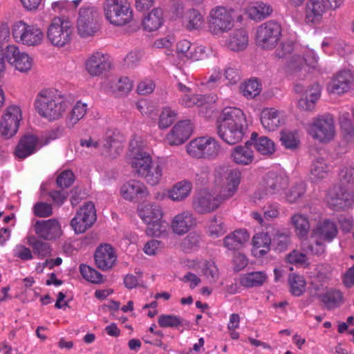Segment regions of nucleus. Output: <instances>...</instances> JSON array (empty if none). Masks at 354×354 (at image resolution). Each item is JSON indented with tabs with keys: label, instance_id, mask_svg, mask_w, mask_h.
Masks as SVG:
<instances>
[{
	"label": "nucleus",
	"instance_id": "4",
	"mask_svg": "<svg viewBox=\"0 0 354 354\" xmlns=\"http://www.w3.org/2000/svg\"><path fill=\"white\" fill-rule=\"evenodd\" d=\"M241 171L221 166L215 169L214 183L221 187L219 191L224 198H230L236 192L241 180Z\"/></svg>",
	"mask_w": 354,
	"mask_h": 354
},
{
	"label": "nucleus",
	"instance_id": "57",
	"mask_svg": "<svg viewBox=\"0 0 354 354\" xmlns=\"http://www.w3.org/2000/svg\"><path fill=\"white\" fill-rule=\"evenodd\" d=\"M75 176L71 170L62 171L57 178L56 183L60 188H68L74 182Z\"/></svg>",
	"mask_w": 354,
	"mask_h": 354
},
{
	"label": "nucleus",
	"instance_id": "27",
	"mask_svg": "<svg viewBox=\"0 0 354 354\" xmlns=\"http://www.w3.org/2000/svg\"><path fill=\"white\" fill-rule=\"evenodd\" d=\"M248 41L247 31L240 28L234 30L228 36L225 42V46L232 51L239 52L247 48Z\"/></svg>",
	"mask_w": 354,
	"mask_h": 354
},
{
	"label": "nucleus",
	"instance_id": "25",
	"mask_svg": "<svg viewBox=\"0 0 354 354\" xmlns=\"http://www.w3.org/2000/svg\"><path fill=\"white\" fill-rule=\"evenodd\" d=\"M353 77L349 70H343L337 73L330 82L331 92L342 94L347 92L353 83Z\"/></svg>",
	"mask_w": 354,
	"mask_h": 354
},
{
	"label": "nucleus",
	"instance_id": "9",
	"mask_svg": "<svg viewBox=\"0 0 354 354\" xmlns=\"http://www.w3.org/2000/svg\"><path fill=\"white\" fill-rule=\"evenodd\" d=\"M98 14L94 7H82L80 9L77 21V32L82 37L93 36L98 30Z\"/></svg>",
	"mask_w": 354,
	"mask_h": 354
},
{
	"label": "nucleus",
	"instance_id": "20",
	"mask_svg": "<svg viewBox=\"0 0 354 354\" xmlns=\"http://www.w3.org/2000/svg\"><path fill=\"white\" fill-rule=\"evenodd\" d=\"M155 162H153L149 153L141 149L133 148L131 151V165L133 171L139 176H142L145 171Z\"/></svg>",
	"mask_w": 354,
	"mask_h": 354
},
{
	"label": "nucleus",
	"instance_id": "56",
	"mask_svg": "<svg viewBox=\"0 0 354 354\" xmlns=\"http://www.w3.org/2000/svg\"><path fill=\"white\" fill-rule=\"evenodd\" d=\"M332 270V267L328 264L318 265L315 274V280L326 282L330 279Z\"/></svg>",
	"mask_w": 354,
	"mask_h": 354
},
{
	"label": "nucleus",
	"instance_id": "50",
	"mask_svg": "<svg viewBox=\"0 0 354 354\" xmlns=\"http://www.w3.org/2000/svg\"><path fill=\"white\" fill-rule=\"evenodd\" d=\"M241 92L248 98H252L259 94L260 84L257 80H250L240 86Z\"/></svg>",
	"mask_w": 354,
	"mask_h": 354
},
{
	"label": "nucleus",
	"instance_id": "33",
	"mask_svg": "<svg viewBox=\"0 0 354 354\" xmlns=\"http://www.w3.org/2000/svg\"><path fill=\"white\" fill-rule=\"evenodd\" d=\"M220 150V145L214 138L201 137V158L214 159Z\"/></svg>",
	"mask_w": 354,
	"mask_h": 354
},
{
	"label": "nucleus",
	"instance_id": "6",
	"mask_svg": "<svg viewBox=\"0 0 354 354\" xmlns=\"http://www.w3.org/2000/svg\"><path fill=\"white\" fill-rule=\"evenodd\" d=\"M281 33L280 24L275 21H268L259 26L257 30V43L264 50L275 47Z\"/></svg>",
	"mask_w": 354,
	"mask_h": 354
},
{
	"label": "nucleus",
	"instance_id": "54",
	"mask_svg": "<svg viewBox=\"0 0 354 354\" xmlns=\"http://www.w3.org/2000/svg\"><path fill=\"white\" fill-rule=\"evenodd\" d=\"M147 224L146 233L149 236H159L166 232V223L161 218L158 221H151V223H147Z\"/></svg>",
	"mask_w": 354,
	"mask_h": 354
},
{
	"label": "nucleus",
	"instance_id": "14",
	"mask_svg": "<svg viewBox=\"0 0 354 354\" xmlns=\"http://www.w3.org/2000/svg\"><path fill=\"white\" fill-rule=\"evenodd\" d=\"M6 59L17 71L26 73L32 66V59L26 53L20 52L18 47L10 45L7 47Z\"/></svg>",
	"mask_w": 354,
	"mask_h": 354
},
{
	"label": "nucleus",
	"instance_id": "42",
	"mask_svg": "<svg viewBox=\"0 0 354 354\" xmlns=\"http://www.w3.org/2000/svg\"><path fill=\"white\" fill-rule=\"evenodd\" d=\"M162 176V167L158 162H155L141 177L145 179L148 185L155 186L160 183Z\"/></svg>",
	"mask_w": 354,
	"mask_h": 354
},
{
	"label": "nucleus",
	"instance_id": "31",
	"mask_svg": "<svg viewBox=\"0 0 354 354\" xmlns=\"http://www.w3.org/2000/svg\"><path fill=\"white\" fill-rule=\"evenodd\" d=\"M316 60H313V62L308 63L305 57L299 55L294 54L287 61L286 67L289 71L295 74L296 77L295 82L299 80H302V82H304V77L301 78L302 75L300 74L299 72L304 68L306 70V65L314 66V64Z\"/></svg>",
	"mask_w": 354,
	"mask_h": 354
},
{
	"label": "nucleus",
	"instance_id": "38",
	"mask_svg": "<svg viewBox=\"0 0 354 354\" xmlns=\"http://www.w3.org/2000/svg\"><path fill=\"white\" fill-rule=\"evenodd\" d=\"M192 189L189 182L183 180L176 183L169 191V197L174 201H180L188 196Z\"/></svg>",
	"mask_w": 354,
	"mask_h": 354
},
{
	"label": "nucleus",
	"instance_id": "18",
	"mask_svg": "<svg viewBox=\"0 0 354 354\" xmlns=\"http://www.w3.org/2000/svg\"><path fill=\"white\" fill-rule=\"evenodd\" d=\"M216 129L218 136L225 142L233 145L243 139L248 129V126L217 125Z\"/></svg>",
	"mask_w": 354,
	"mask_h": 354
},
{
	"label": "nucleus",
	"instance_id": "24",
	"mask_svg": "<svg viewBox=\"0 0 354 354\" xmlns=\"http://www.w3.org/2000/svg\"><path fill=\"white\" fill-rule=\"evenodd\" d=\"M218 191L209 190L205 188L201 190V213H207L216 209L222 203V201L226 199Z\"/></svg>",
	"mask_w": 354,
	"mask_h": 354
},
{
	"label": "nucleus",
	"instance_id": "49",
	"mask_svg": "<svg viewBox=\"0 0 354 354\" xmlns=\"http://www.w3.org/2000/svg\"><path fill=\"white\" fill-rule=\"evenodd\" d=\"M80 215H81V218L93 225L96 221V211L94 204L92 202L86 203L77 211L75 216Z\"/></svg>",
	"mask_w": 354,
	"mask_h": 354
},
{
	"label": "nucleus",
	"instance_id": "46",
	"mask_svg": "<svg viewBox=\"0 0 354 354\" xmlns=\"http://www.w3.org/2000/svg\"><path fill=\"white\" fill-rule=\"evenodd\" d=\"M177 113L169 106L162 108L159 115L158 126L160 129L169 127L176 120Z\"/></svg>",
	"mask_w": 354,
	"mask_h": 354
},
{
	"label": "nucleus",
	"instance_id": "59",
	"mask_svg": "<svg viewBox=\"0 0 354 354\" xmlns=\"http://www.w3.org/2000/svg\"><path fill=\"white\" fill-rule=\"evenodd\" d=\"M305 191L303 183L297 184L290 189L286 195V199L290 203H295L304 194Z\"/></svg>",
	"mask_w": 354,
	"mask_h": 354
},
{
	"label": "nucleus",
	"instance_id": "10",
	"mask_svg": "<svg viewBox=\"0 0 354 354\" xmlns=\"http://www.w3.org/2000/svg\"><path fill=\"white\" fill-rule=\"evenodd\" d=\"M295 91L298 93H303L304 97H301L298 101V106L304 111H312L317 100L320 97L321 88L319 84L315 82L309 84L302 80H297L294 87Z\"/></svg>",
	"mask_w": 354,
	"mask_h": 354
},
{
	"label": "nucleus",
	"instance_id": "37",
	"mask_svg": "<svg viewBox=\"0 0 354 354\" xmlns=\"http://www.w3.org/2000/svg\"><path fill=\"white\" fill-rule=\"evenodd\" d=\"M27 243L32 248V252L39 258L43 259L51 255L50 244L38 239L35 236H28Z\"/></svg>",
	"mask_w": 354,
	"mask_h": 354
},
{
	"label": "nucleus",
	"instance_id": "17",
	"mask_svg": "<svg viewBox=\"0 0 354 354\" xmlns=\"http://www.w3.org/2000/svg\"><path fill=\"white\" fill-rule=\"evenodd\" d=\"M352 201V195L340 186L333 187L327 196L328 204L335 210L344 209L349 207Z\"/></svg>",
	"mask_w": 354,
	"mask_h": 354
},
{
	"label": "nucleus",
	"instance_id": "8",
	"mask_svg": "<svg viewBox=\"0 0 354 354\" xmlns=\"http://www.w3.org/2000/svg\"><path fill=\"white\" fill-rule=\"evenodd\" d=\"M14 39L17 42L28 46L40 44L44 38L42 31L37 27L28 25L22 21L16 22L12 28Z\"/></svg>",
	"mask_w": 354,
	"mask_h": 354
},
{
	"label": "nucleus",
	"instance_id": "53",
	"mask_svg": "<svg viewBox=\"0 0 354 354\" xmlns=\"http://www.w3.org/2000/svg\"><path fill=\"white\" fill-rule=\"evenodd\" d=\"M256 149L263 155H269L275 151L274 142L267 137H261L254 143Z\"/></svg>",
	"mask_w": 354,
	"mask_h": 354
},
{
	"label": "nucleus",
	"instance_id": "44",
	"mask_svg": "<svg viewBox=\"0 0 354 354\" xmlns=\"http://www.w3.org/2000/svg\"><path fill=\"white\" fill-rule=\"evenodd\" d=\"M272 239L268 232H260L255 234L252 239V244L257 249H261L259 251L260 256H263L270 250V245Z\"/></svg>",
	"mask_w": 354,
	"mask_h": 354
},
{
	"label": "nucleus",
	"instance_id": "43",
	"mask_svg": "<svg viewBox=\"0 0 354 354\" xmlns=\"http://www.w3.org/2000/svg\"><path fill=\"white\" fill-rule=\"evenodd\" d=\"M318 297L321 299L328 310L336 308L343 299L342 293L337 290H331L325 294L319 295Z\"/></svg>",
	"mask_w": 354,
	"mask_h": 354
},
{
	"label": "nucleus",
	"instance_id": "7",
	"mask_svg": "<svg viewBox=\"0 0 354 354\" xmlns=\"http://www.w3.org/2000/svg\"><path fill=\"white\" fill-rule=\"evenodd\" d=\"M308 132L320 142H330L335 133L333 118L329 114L317 117L309 124Z\"/></svg>",
	"mask_w": 354,
	"mask_h": 354
},
{
	"label": "nucleus",
	"instance_id": "62",
	"mask_svg": "<svg viewBox=\"0 0 354 354\" xmlns=\"http://www.w3.org/2000/svg\"><path fill=\"white\" fill-rule=\"evenodd\" d=\"M272 243L275 250L282 252L287 249L289 238L286 234L277 232L272 238Z\"/></svg>",
	"mask_w": 354,
	"mask_h": 354
},
{
	"label": "nucleus",
	"instance_id": "47",
	"mask_svg": "<svg viewBox=\"0 0 354 354\" xmlns=\"http://www.w3.org/2000/svg\"><path fill=\"white\" fill-rule=\"evenodd\" d=\"M80 272L84 279L92 283H102L104 281L102 274L87 265H80Z\"/></svg>",
	"mask_w": 354,
	"mask_h": 354
},
{
	"label": "nucleus",
	"instance_id": "15",
	"mask_svg": "<svg viewBox=\"0 0 354 354\" xmlns=\"http://www.w3.org/2000/svg\"><path fill=\"white\" fill-rule=\"evenodd\" d=\"M34 230L39 239L47 241L55 240L62 235L61 226L56 219L37 221Z\"/></svg>",
	"mask_w": 354,
	"mask_h": 354
},
{
	"label": "nucleus",
	"instance_id": "41",
	"mask_svg": "<svg viewBox=\"0 0 354 354\" xmlns=\"http://www.w3.org/2000/svg\"><path fill=\"white\" fill-rule=\"evenodd\" d=\"M201 273L203 281L210 284L216 283L219 277L218 268L213 261H205L203 263Z\"/></svg>",
	"mask_w": 354,
	"mask_h": 354
},
{
	"label": "nucleus",
	"instance_id": "1",
	"mask_svg": "<svg viewBox=\"0 0 354 354\" xmlns=\"http://www.w3.org/2000/svg\"><path fill=\"white\" fill-rule=\"evenodd\" d=\"M35 106L39 115L53 121L64 115L68 107V102L63 96L46 90L39 93Z\"/></svg>",
	"mask_w": 354,
	"mask_h": 354
},
{
	"label": "nucleus",
	"instance_id": "58",
	"mask_svg": "<svg viewBox=\"0 0 354 354\" xmlns=\"http://www.w3.org/2000/svg\"><path fill=\"white\" fill-rule=\"evenodd\" d=\"M158 323L162 328L177 327L181 324V321L176 315H161L158 318Z\"/></svg>",
	"mask_w": 354,
	"mask_h": 354
},
{
	"label": "nucleus",
	"instance_id": "36",
	"mask_svg": "<svg viewBox=\"0 0 354 354\" xmlns=\"http://www.w3.org/2000/svg\"><path fill=\"white\" fill-rule=\"evenodd\" d=\"M138 214L144 222L151 223L162 218V212L160 207L156 204L146 203L141 205L138 209Z\"/></svg>",
	"mask_w": 354,
	"mask_h": 354
},
{
	"label": "nucleus",
	"instance_id": "30",
	"mask_svg": "<svg viewBox=\"0 0 354 354\" xmlns=\"http://www.w3.org/2000/svg\"><path fill=\"white\" fill-rule=\"evenodd\" d=\"M323 0H309L306 8V20L308 23L320 21L326 9Z\"/></svg>",
	"mask_w": 354,
	"mask_h": 354
},
{
	"label": "nucleus",
	"instance_id": "22",
	"mask_svg": "<svg viewBox=\"0 0 354 354\" xmlns=\"http://www.w3.org/2000/svg\"><path fill=\"white\" fill-rule=\"evenodd\" d=\"M39 138L32 134H26L19 140L15 154L19 159H24L33 154L40 147Z\"/></svg>",
	"mask_w": 354,
	"mask_h": 354
},
{
	"label": "nucleus",
	"instance_id": "23",
	"mask_svg": "<svg viewBox=\"0 0 354 354\" xmlns=\"http://www.w3.org/2000/svg\"><path fill=\"white\" fill-rule=\"evenodd\" d=\"M111 63L104 54L96 52L86 62V69L91 76H99L109 69Z\"/></svg>",
	"mask_w": 354,
	"mask_h": 354
},
{
	"label": "nucleus",
	"instance_id": "48",
	"mask_svg": "<svg viewBox=\"0 0 354 354\" xmlns=\"http://www.w3.org/2000/svg\"><path fill=\"white\" fill-rule=\"evenodd\" d=\"M288 282L292 295L296 297L301 296L305 290L306 281L302 276L295 274L289 276Z\"/></svg>",
	"mask_w": 354,
	"mask_h": 354
},
{
	"label": "nucleus",
	"instance_id": "61",
	"mask_svg": "<svg viewBox=\"0 0 354 354\" xmlns=\"http://www.w3.org/2000/svg\"><path fill=\"white\" fill-rule=\"evenodd\" d=\"M215 101L214 97L211 95H204L203 97H201V112H203V110L205 111L204 115L205 118H209L212 117L214 112L212 105Z\"/></svg>",
	"mask_w": 354,
	"mask_h": 354
},
{
	"label": "nucleus",
	"instance_id": "39",
	"mask_svg": "<svg viewBox=\"0 0 354 354\" xmlns=\"http://www.w3.org/2000/svg\"><path fill=\"white\" fill-rule=\"evenodd\" d=\"M232 157L236 164L247 165L253 161V151L250 148L239 145L233 149Z\"/></svg>",
	"mask_w": 354,
	"mask_h": 354
},
{
	"label": "nucleus",
	"instance_id": "21",
	"mask_svg": "<svg viewBox=\"0 0 354 354\" xmlns=\"http://www.w3.org/2000/svg\"><path fill=\"white\" fill-rule=\"evenodd\" d=\"M217 125L248 126L244 113L236 107H225L217 119Z\"/></svg>",
	"mask_w": 354,
	"mask_h": 354
},
{
	"label": "nucleus",
	"instance_id": "29",
	"mask_svg": "<svg viewBox=\"0 0 354 354\" xmlns=\"http://www.w3.org/2000/svg\"><path fill=\"white\" fill-rule=\"evenodd\" d=\"M249 234L245 230H236L223 239V245L230 250H239L249 240Z\"/></svg>",
	"mask_w": 354,
	"mask_h": 354
},
{
	"label": "nucleus",
	"instance_id": "28",
	"mask_svg": "<svg viewBox=\"0 0 354 354\" xmlns=\"http://www.w3.org/2000/svg\"><path fill=\"white\" fill-rule=\"evenodd\" d=\"M337 225L330 220H325L319 223L316 227L313 230V234L321 241H331L337 234Z\"/></svg>",
	"mask_w": 354,
	"mask_h": 354
},
{
	"label": "nucleus",
	"instance_id": "34",
	"mask_svg": "<svg viewBox=\"0 0 354 354\" xmlns=\"http://www.w3.org/2000/svg\"><path fill=\"white\" fill-rule=\"evenodd\" d=\"M163 11L160 8L153 9L143 19V28L149 32L158 30L163 24Z\"/></svg>",
	"mask_w": 354,
	"mask_h": 354
},
{
	"label": "nucleus",
	"instance_id": "16",
	"mask_svg": "<svg viewBox=\"0 0 354 354\" xmlns=\"http://www.w3.org/2000/svg\"><path fill=\"white\" fill-rule=\"evenodd\" d=\"M94 259L95 265L99 269L107 271L115 264L117 256L113 248L108 243H104L96 248Z\"/></svg>",
	"mask_w": 354,
	"mask_h": 354
},
{
	"label": "nucleus",
	"instance_id": "35",
	"mask_svg": "<svg viewBox=\"0 0 354 354\" xmlns=\"http://www.w3.org/2000/svg\"><path fill=\"white\" fill-rule=\"evenodd\" d=\"M261 122L268 131H274L281 124L279 112L274 109H265L261 114Z\"/></svg>",
	"mask_w": 354,
	"mask_h": 354
},
{
	"label": "nucleus",
	"instance_id": "32",
	"mask_svg": "<svg viewBox=\"0 0 354 354\" xmlns=\"http://www.w3.org/2000/svg\"><path fill=\"white\" fill-rule=\"evenodd\" d=\"M268 279L265 272L256 271L242 274L240 277V284L247 288L259 287L264 284Z\"/></svg>",
	"mask_w": 354,
	"mask_h": 354
},
{
	"label": "nucleus",
	"instance_id": "60",
	"mask_svg": "<svg viewBox=\"0 0 354 354\" xmlns=\"http://www.w3.org/2000/svg\"><path fill=\"white\" fill-rule=\"evenodd\" d=\"M294 45V42L291 41L281 42L274 52L275 56L278 58L287 57L293 52L295 48Z\"/></svg>",
	"mask_w": 354,
	"mask_h": 354
},
{
	"label": "nucleus",
	"instance_id": "19",
	"mask_svg": "<svg viewBox=\"0 0 354 354\" xmlns=\"http://www.w3.org/2000/svg\"><path fill=\"white\" fill-rule=\"evenodd\" d=\"M147 187L138 180H130L124 183L120 188L122 197L129 201H137L148 195Z\"/></svg>",
	"mask_w": 354,
	"mask_h": 354
},
{
	"label": "nucleus",
	"instance_id": "52",
	"mask_svg": "<svg viewBox=\"0 0 354 354\" xmlns=\"http://www.w3.org/2000/svg\"><path fill=\"white\" fill-rule=\"evenodd\" d=\"M87 111V104L81 101L77 102L68 115V121L72 124H76L85 115Z\"/></svg>",
	"mask_w": 354,
	"mask_h": 354
},
{
	"label": "nucleus",
	"instance_id": "13",
	"mask_svg": "<svg viewBox=\"0 0 354 354\" xmlns=\"http://www.w3.org/2000/svg\"><path fill=\"white\" fill-rule=\"evenodd\" d=\"M264 191H258L254 193V198L261 200L266 195H272L279 193L288 185V179L274 172L268 173L265 179Z\"/></svg>",
	"mask_w": 354,
	"mask_h": 354
},
{
	"label": "nucleus",
	"instance_id": "3",
	"mask_svg": "<svg viewBox=\"0 0 354 354\" xmlns=\"http://www.w3.org/2000/svg\"><path fill=\"white\" fill-rule=\"evenodd\" d=\"M233 10L224 6L212 8L207 18L208 30L214 35H220L229 32L234 26Z\"/></svg>",
	"mask_w": 354,
	"mask_h": 354
},
{
	"label": "nucleus",
	"instance_id": "11",
	"mask_svg": "<svg viewBox=\"0 0 354 354\" xmlns=\"http://www.w3.org/2000/svg\"><path fill=\"white\" fill-rule=\"evenodd\" d=\"M22 118L20 108L17 105L9 106L0 123L1 135L6 138L12 137L18 131L19 122Z\"/></svg>",
	"mask_w": 354,
	"mask_h": 354
},
{
	"label": "nucleus",
	"instance_id": "63",
	"mask_svg": "<svg viewBox=\"0 0 354 354\" xmlns=\"http://www.w3.org/2000/svg\"><path fill=\"white\" fill-rule=\"evenodd\" d=\"M13 256L22 261H28L33 259L32 252L30 248L22 244H18L13 250Z\"/></svg>",
	"mask_w": 354,
	"mask_h": 354
},
{
	"label": "nucleus",
	"instance_id": "55",
	"mask_svg": "<svg viewBox=\"0 0 354 354\" xmlns=\"http://www.w3.org/2000/svg\"><path fill=\"white\" fill-rule=\"evenodd\" d=\"M280 140L286 149H297L299 144V140L292 132H281Z\"/></svg>",
	"mask_w": 354,
	"mask_h": 354
},
{
	"label": "nucleus",
	"instance_id": "45",
	"mask_svg": "<svg viewBox=\"0 0 354 354\" xmlns=\"http://www.w3.org/2000/svg\"><path fill=\"white\" fill-rule=\"evenodd\" d=\"M328 172V166L322 157L316 158L311 165L310 174L315 180L324 178Z\"/></svg>",
	"mask_w": 354,
	"mask_h": 354
},
{
	"label": "nucleus",
	"instance_id": "40",
	"mask_svg": "<svg viewBox=\"0 0 354 354\" xmlns=\"http://www.w3.org/2000/svg\"><path fill=\"white\" fill-rule=\"evenodd\" d=\"M291 223L298 237L304 238L307 236L310 229L309 221L304 215L297 214L292 216Z\"/></svg>",
	"mask_w": 354,
	"mask_h": 354
},
{
	"label": "nucleus",
	"instance_id": "5",
	"mask_svg": "<svg viewBox=\"0 0 354 354\" xmlns=\"http://www.w3.org/2000/svg\"><path fill=\"white\" fill-rule=\"evenodd\" d=\"M73 28L69 21L55 18L47 30V39L55 46L63 47L71 41Z\"/></svg>",
	"mask_w": 354,
	"mask_h": 354
},
{
	"label": "nucleus",
	"instance_id": "12",
	"mask_svg": "<svg viewBox=\"0 0 354 354\" xmlns=\"http://www.w3.org/2000/svg\"><path fill=\"white\" fill-rule=\"evenodd\" d=\"M193 125L190 120H181L177 122L167 134L165 141L170 146H178L190 137Z\"/></svg>",
	"mask_w": 354,
	"mask_h": 354
},
{
	"label": "nucleus",
	"instance_id": "64",
	"mask_svg": "<svg viewBox=\"0 0 354 354\" xmlns=\"http://www.w3.org/2000/svg\"><path fill=\"white\" fill-rule=\"evenodd\" d=\"M80 216H75L71 221V225L76 234L84 233L92 226Z\"/></svg>",
	"mask_w": 354,
	"mask_h": 354
},
{
	"label": "nucleus",
	"instance_id": "51",
	"mask_svg": "<svg viewBox=\"0 0 354 354\" xmlns=\"http://www.w3.org/2000/svg\"><path fill=\"white\" fill-rule=\"evenodd\" d=\"M301 249L308 254L319 255L324 252V245L319 239L315 240L313 243L308 239H304L301 242Z\"/></svg>",
	"mask_w": 354,
	"mask_h": 354
},
{
	"label": "nucleus",
	"instance_id": "26",
	"mask_svg": "<svg viewBox=\"0 0 354 354\" xmlns=\"http://www.w3.org/2000/svg\"><path fill=\"white\" fill-rule=\"evenodd\" d=\"M196 223V218L192 214L183 212L173 218L171 227L175 234L183 235L195 226Z\"/></svg>",
	"mask_w": 354,
	"mask_h": 354
},
{
	"label": "nucleus",
	"instance_id": "2",
	"mask_svg": "<svg viewBox=\"0 0 354 354\" xmlns=\"http://www.w3.org/2000/svg\"><path fill=\"white\" fill-rule=\"evenodd\" d=\"M103 10L106 19L114 26H124L133 19L128 0H104Z\"/></svg>",
	"mask_w": 354,
	"mask_h": 354
}]
</instances>
